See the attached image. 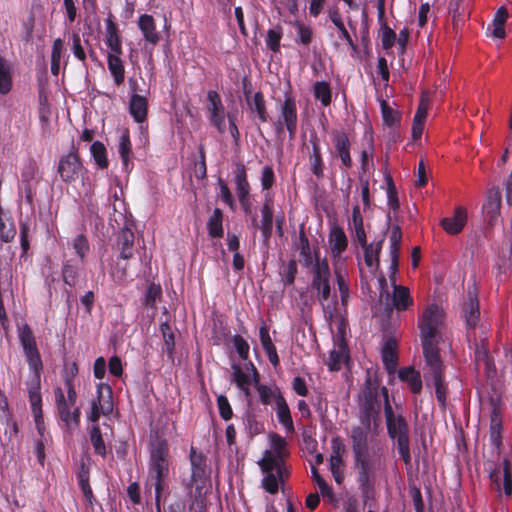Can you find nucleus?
<instances>
[{"instance_id": "obj_24", "label": "nucleus", "mask_w": 512, "mask_h": 512, "mask_svg": "<svg viewBox=\"0 0 512 512\" xmlns=\"http://www.w3.org/2000/svg\"><path fill=\"white\" fill-rule=\"evenodd\" d=\"M259 229L263 237L264 243H268L273 232V208L272 200L266 199L261 207V222Z\"/></svg>"}, {"instance_id": "obj_33", "label": "nucleus", "mask_w": 512, "mask_h": 512, "mask_svg": "<svg viewBox=\"0 0 512 512\" xmlns=\"http://www.w3.org/2000/svg\"><path fill=\"white\" fill-rule=\"evenodd\" d=\"M233 175L237 196L239 197L250 194V184L247 177L246 167L243 163H236Z\"/></svg>"}, {"instance_id": "obj_14", "label": "nucleus", "mask_w": 512, "mask_h": 512, "mask_svg": "<svg viewBox=\"0 0 512 512\" xmlns=\"http://www.w3.org/2000/svg\"><path fill=\"white\" fill-rule=\"evenodd\" d=\"M55 404L59 419L64 423L68 430H74L79 427L81 411L79 407L67 406L65 404V394L61 387L54 388Z\"/></svg>"}, {"instance_id": "obj_48", "label": "nucleus", "mask_w": 512, "mask_h": 512, "mask_svg": "<svg viewBox=\"0 0 512 512\" xmlns=\"http://www.w3.org/2000/svg\"><path fill=\"white\" fill-rule=\"evenodd\" d=\"M12 78L10 67L6 60L0 56V93L5 95L11 91Z\"/></svg>"}, {"instance_id": "obj_34", "label": "nucleus", "mask_w": 512, "mask_h": 512, "mask_svg": "<svg viewBox=\"0 0 512 512\" xmlns=\"http://www.w3.org/2000/svg\"><path fill=\"white\" fill-rule=\"evenodd\" d=\"M246 103L251 113L256 114L260 123H266L268 121L269 114L266 107V101L261 91L254 93L253 98Z\"/></svg>"}, {"instance_id": "obj_43", "label": "nucleus", "mask_w": 512, "mask_h": 512, "mask_svg": "<svg viewBox=\"0 0 512 512\" xmlns=\"http://www.w3.org/2000/svg\"><path fill=\"white\" fill-rule=\"evenodd\" d=\"M131 152H132V145H131V141H130L129 130L125 129L122 131L121 136L119 138V143H118V153L120 155V158L123 162L125 169L128 168Z\"/></svg>"}, {"instance_id": "obj_31", "label": "nucleus", "mask_w": 512, "mask_h": 512, "mask_svg": "<svg viewBox=\"0 0 512 512\" xmlns=\"http://www.w3.org/2000/svg\"><path fill=\"white\" fill-rule=\"evenodd\" d=\"M259 337L263 350L265 351L270 363L274 367H277L280 363L279 356L270 337L269 328L266 325L260 327Z\"/></svg>"}, {"instance_id": "obj_32", "label": "nucleus", "mask_w": 512, "mask_h": 512, "mask_svg": "<svg viewBox=\"0 0 512 512\" xmlns=\"http://www.w3.org/2000/svg\"><path fill=\"white\" fill-rule=\"evenodd\" d=\"M122 54H108L107 55V66L110 74L113 77L114 83L120 86L125 80V67L123 60L121 59Z\"/></svg>"}, {"instance_id": "obj_20", "label": "nucleus", "mask_w": 512, "mask_h": 512, "mask_svg": "<svg viewBox=\"0 0 512 512\" xmlns=\"http://www.w3.org/2000/svg\"><path fill=\"white\" fill-rule=\"evenodd\" d=\"M105 26V44L110 49L108 54H122L121 35L112 13L105 20Z\"/></svg>"}, {"instance_id": "obj_6", "label": "nucleus", "mask_w": 512, "mask_h": 512, "mask_svg": "<svg viewBox=\"0 0 512 512\" xmlns=\"http://www.w3.org/2000/svg\"><path fill=\"white\" fill-rule=\"evenodd\" d=\"M426 371L424 378L427 385H433L435 388V396L442 409L447 406V397L449 393L448 384L445 381V366L440 355H430L424 357Z\"/></svg>"}, {"instance_id": "obj_15", "label": "nucleus", "mask_w": 512, "mask_h": 512, "mask_svg": "<svg viewBox=\"0 0 512 512\" xmlns=\"http://www.w3.org/2000/svg\"><path fill=\"white\" fill-rule=\"evenodd\" d=\"M189 458L191 463V482L196 490L200 491L207 480L206 456L191 446Z\"/></svg>"}, {"instance_id": "obj_23", "label": "nucleus", "mask_w": 512, "mask_h": 512, "mask_svg": "<svg viewBox=\"0 0 512 512\" xmlns=\"http://www.w3.org/2000/svg\"><path fill=\"white\" fill-rule=\"evenodd\" d=\"M134 232L129 228H123L117 235V247L120 250V259L128 260L134 256Z\"/></svg>"}, {"instance_id": "obj_41", "label": "nucleus", "mask_w": 512, "mask_h": 512, "mask_svg": "<svg viewBox=\"0 0 512 512\" xmlns=\"http://www.w3.org/2000/svg\"><path fill=\"white\" fill-rule=\"evenodd\" d=\"M380 108L383 123L388 127H396L400 125L402 114L401 112L392 109L386 100L380 101Z\"/></svg>"}, {"instance_id": "obj_3", "label": "nucleus", "mask_w": 512, "mask_h": 512, "mask_svg": "<svg viewBox=\"0 0 512 512\" xmlns=\"http://www.w3.org/2000/svg\"><path fill=\"white\" fill-rule=\"evenodd\" d=\"M380 392L384 400V415L388 436L395 440L399 457L405 466L411 467L412 457L408 422L402 414H395L389 401L387 387L383 386Z\"/></svg>"}, {"instance_id": "obj_60", "label": "nucleus", "mask_w": 512, "mask_h": 512, "mask_svg": "<svg viewBox=\"0 0 512 512\" xmlns=\"http://www.w3.org/2000/svg\"><path fill=\"white\" fill-rule=\"evenodd\" d=\"M262 472L265 473V476L262 479V487L272 495L278 493L280 482L275 473L272 470Z\"/></svg>"}, {"instance_id": "obj_56", "label": "nucleus", "mask_w": 512, "mask_h": 512, "mask_svg": "<svg viewBox=\"0 0 512 512\" xmlns=\"http://www.w3.org/2000/svg\"><path fill=\"white\" fill-rule=\"evenodd\" d=\"M0 420L6 425L4 435L8 437L9 441H12L18 436L19 428L17 422L13 419L11 413L7 415H0Z\"/></svg>"}, {"instance_id": "obj_35", "label": "nucleus", "mask_w": 512, "mask_h": 512, "mask_svg": "<svg viewBox=\"0 0 512 512\" xmlns=\"http://www.w3.org/2000/svg\"><path fill=\"white\" fill-rule=\"evenodd\" d=\"M382 361L389 374L395 372L398 364V356L396 352V342L388 339L382 348Z\"/></svg>"}, {"instance_id": "obj_53", "label": "nucleus", "mask_w": 512, "mask_h": 512, "mask_svg": "<svg viewBox=\"0 0 512 512\" xmlns=\"http://www.w3.org/2000/svg\"><path fill=\"white\" fill-rule=\"evenodd\" d=\"M2 214L3 209L0 206V240L5 243H9L16 235V228L12 221L6 223L2 218Z\"/></svg>"}, {"instance_id": "obj_10", "label": "nucleus", "mask_w": 512, "mask_h": 512, "mask_svg": "<svg viewBox=\"0 0 512 512\" xmlns=\"http://www.w3.org/2000/svg\"><path fill=\"white\" fill-rule=\"evenodd\" d=\"M333 149L330 151V156L334 159H339L342 167L351 169L353 167V160L351 156L352 142L349 134L345 130L334 129L330 133Z\"/></svg>"}, {"instance_id": "obj_63", "label": "nucleus", "mask_w": 512, "mask_h": 512, "mask_svg": "<svg viewBox=\"0 0 512 512\" xmlns=\"http://www.w3.org/2000/svg\"><path fill=\"white\" fill-rule=\"evenodd\" d=\"M38 172V166L34 159L29 158L23 165L21 171L22 183H31Z\"/></svg>"}, {"instance_id": "obj_39", "label": "nucleus", "mask_w": 512, "mask_h": 512, "mask_svg": "<svg viewBox=\"0 0 512 512\" xmlns=\"http://www.w3.org/2000/svg\"><path fill=\"white\" fill-rule=\"evenodd\" d=\"M308 161L311 173L319 180L324 177V160L321 147L311 148L308 152Z\"/></svg>"}, {"instance_id": "obj_22", "label": "nucleus", "mask_w": 512, "mask_h": 512, "mask_svg": "<svg viewBox=\"0 0 512 512\" xmlns=\"http://www.w3.org/2000/svg\"><path fill=\"white\" fill-rule=\"evenodd\" d=\"M328 242L333 258H340L348 246V239L343 228L334 226L330 230Z\"/></svg>"}, {"instance_id": "obj_7", "label": "nucleus", "mask_w": 512, "mask_h": 512, "mask_svg": "<svg viewBox=\"0 0 512 512\" xmlns=\"http://www.w3.org/2000/svg\"><path fill=\"white\" fill-rule=\"evenodd\" d=\"M170 461H169V445L166 439H158L152 444L149 465H148V479L159 481L167 479L169 476Z\"/></svg>"}, {"instance_id": "obj_42", "label": "nucleus", "mask_w": 512, "mask_h": 512, "mask_svg": "<svg viewBox=\"0 0 512 512\" xmlns=\"http://www.w3.org/2000/svg\"><path fill=\"white\" fill-rule=\"evenodd\" d=\"M508 17H509V13L505 6L499 7L497 9V11L495 12L494 18H493L494 29L492 32V34L495 38L502 39L505 37L504 26L507 22Z\"/></svg>"}, {"instance_id": "obj_58", "label": "nucleus", "mask_w": 512, "mask_h": 512, "mask_svg": "<svg viewBox=\"0 0 512 512\" xmlns=\"http://www.w3.org/2000/svg\"><path fill=\"white\" fill-rule=\"evenodd\" d=\"M503 492L507 498L512 496V473L510 461L507 458L503 459Z\"/></svg>"}, {"instance_id": "obj_8", "label": "nucleus", "mask_w": 512, "mask_h": 512, "mask_svg": "<svg viewBox=\"0 0 512 512\" xmlns=\"http://www.w3.org/2000/svg\"><path fill=\"white\" fill-rule=\"evenodd\" d=\"M298 114L297 104L295 97L286 92L284 101L279 108V117L275 122V130L278 135L282 134L286 129L289 133V138L294 139L297 132Z\"/></svg>"}, {"instance_id": "obj_12", "label": "nucleus", "mask_w": 512, "mask_h": 512, "mask_svg": "<svg viewBox=\"0 0 512 512\" xmlns=\"http://www.w3.org/2000/svg\"><path fill=\"white\" fill-rule=\"evenodd\" d=\"M114 408L113 391L109 384L99 383L97 385V397L91 402V411L88 419L97 423L101 415H109Z\"/></svg>"}, {"instance_id": "obj_52", "label": "nucleus", "mask_w": 512, "mask_h": 512, "mask_svg": "<svg viewBox=\"0 0 512 512\" xmlns=\"http://www.w3.org/2000/svg\"><path fill=\"white\" fill-rule=\"evenodd\" d=\"M110 276L116 284L126 283L130 277L127 264L122 265L120 261H117L110 269Z\"/></svg>"}, {"instance_id": "obj_18", "label": "nucleus", "mask_w": 512, "mask_h": 512, "mask_svg": "<svg viewBox=\"0 0 512 512\" xmlns=\"http://www.w3.org/2000/svg\"><path fill=\"white\" fill-rule=\"evenodd\" d=\"M462 313L466 326L474 329L480 320L479 299L475 289L467 291V298L463 303Z\"/></svg>"}, {"instance_id": "obj_62", "label": "nucleus", "mask_w": 512, "mask_h": 512, "mask_svg": "<svg viewBox=\"0 0 512 512\" xmlns=\"http://www.w3.org/2000/svg\"><path fill=\"white\" fill-rule=\"evenodd\" d=\"M295 27L297 29V36L296 42L308 46L312 42L313 38V30L311 27L304 25L301 22H296Z\"/></svg>"}, {"instance_id": "obj_57", "label": "nucleus", "mask_w": 512, "mask_h": 512, "mask_svg": "<svg viewBox=\"0 0 512 512\" xmlns=\"http://www.w3.org/2000/svg\"><path fill=\"white\" fill-rule=\"evenodd\" d=\"M475 361L477 363H483L487 367L490 365L491 359L486 339H481L480 343H475Z\"/></svg>"}, {"instance_id": "obj_25", "label": "nucleus", "mask_w": 512, "mask_h": 512, "mask_svg": "<svg viewBox=\"0 0 512 512\" xmlns=\"http://www.w3.org/2000/svg\"><path fill=\"white\" fill-rule=\"evenodd\" d=\"M271 447L273 450H266L260 462H266L268 459H286L289 456L287 441L279 434L271 435Z\"/></svg>"}, {"instance_id": "obj_55", "label": "nucleus", "mask_w": 512, "mask_h": 512, "mask_svg": "<svg viewBox=\"0 0 512 512\" xmlns=\"http://www.w3.org/2000/svg\"><path fill=\"white\" fill-rule=\"evenodd\" d=\"M162 295V289L160 285H156L154 283H151L145 292L143 304L147 308H155L156 307V300L160 298Z\"/></svg>"}, {"instance_id": "obj_13", "label": "nucleus", "mask_w": 512, "mask_h": 512, "mask_svg": "<svg viewBox=\"0 0 512 512\" xmlns=\"http://www.w3.org/2000/svg\"><path fill=\"white\" fill-rule=\"evenodd\" d=\"M85 168L80 160L77 149L73 146L70 153L63 155L58 163L57 172L65 183H73L83 175Z\"/></svg>"}, {"instance_id": "obj_29", "label": "nucleus", "mask_w": 512, "mask_h": 512, "mask_svg": "<svg viewBox=\"0 0 512 512\" xmlns=\"http://www.w3.org/2000/svg\"><path fill=\"white\" fill-rule=\"evenodd\" d=\"M262 471H275V475L279 482L283 484L290 476V467L286 464L285 459H268L266 462H259Z\"/></svg>"}, {"instance_id": "obj_47", "label": "nucleus", "mask_w": 512, "mask_h": 512, "mask_svg": "<svg viewBox=\"0 0 512 512\" xmlns=\"http://www.w3.org/2000/svg\"><path fill=\"white\" fill-rule=\"evenodd\" d=\"M92 157L100 169H106L109 165L107 159V150L104 144L100 141H95L90 147Z\"/></svg>"}, {"instance_id": "obj_37", "label": "nucleus", "mask_w": 512, "mask_h": 512, "mask_svg": "<svg viewBox=\"0 0 512 512\" xmlns=\"http://www.w3.org/2000/svg\"><path fill=\"white\" fill-rule=\"evenodd\" d=\"M352 224H353V240L358 243L361 247L366 246L367 236L364 229L363 217L360 213L359 206H355L352 209Z\"/></svg>"}, {"instance_id": "obj_45", "label": "nucleus", "mask_w": 512, "mask_h": 512, "mask_svg": "<svg viewBox=\"0 0 512 512\" xmlns=\"http://www.w3.org/2000/svg\"><path fill=\"white\" fill-rule=\"evenodd\" d=\"M19 229H20V247H21V254H20V260L26 261L28 258V252L30 249V223L27 221H20L19 222Z\"/></svg>"}, {"instance_id": "obj_21", "label": "nucleus", "mask_w": 512, "mask_h": 512, "mask_svg": "<svg viewBox=\"0 0 512 512\" xmlns=\"http://www.w3.org/2000/svg\"><path fill=\"white\" fill-rule=\"evenodd\" d=\"M502 430L501 408L494 404L490 413L489 438L491 444L497 449L502 445Z\"/></svg>"}, {"instance_id": "obj_27", "label": "nucleus", "mask_w": 512, "mask_h": 512, "mask_svg": "<svg viewBox=\"0 0 512 512\" xmlns=\"http://www.w3.org/2000/svg\"><path fill=\"white\" fill-rule=\"evenodd\" d=\"M138 27L147 42L156 45L160 41V34L156 30L153 16L148 14L141 15L138 20Z\"/></svg>"}, {"instance_id": "obj_16", "label": "nucleus", "mask_w": 512, "mask_h": 512, "mask_svg": "<svg viewBox=\"0 0 512 512\" xmlns=\"http://www.w3.org/2000/svg\"><path fill=\"white\" fill-rule=\"evenodd\" d=\"M129 113L135 122L139 123L142 133H147L148 99L133 93L129 100Z\"/></svg>"}, {"instance_id": "obj_64", "label": "nucleus", "mask_w": 512, "mask_h": 512, "mask_svg": "<svg viewBox=\"0 0 512 512\" xmlns=\"http://www.w3.org/2000/svg\"><path fill=\"white\" fill-rule=\"evenodd\" d=\"M396 39V33L387 24H383L381 27V43L383 49H391L394 46Z\"/></svg>"}, {"instance_id": "obj_49", "label": "nucleus", "mask_w": 512, "mask_h": 512, "mask_svg": "<svg viewBox=\"0 0 512 512\" xmlns=\"http://www.w3.org/2000/svg\"><path fill=\"white\" fill-rule=\"evenodd\" d=\"M283 37V28L280 25L267 31L266 46L274 53L280 52V42Z\"/></svg>"}, {"instance_id": "obj_5", "label": "nucleus", "mask_w": 512, "mask_h": 512, "mask_svg": "<svg viewBox=\"0 0 512 512\" xmlns=\"http://www.w3.org/2000/svg\"><path fill=\"white\" fill-rule=\"evenodd\" d=\"M379 389L378 379L368 375L358 395L359 420L362 425L377 426L380 421Z\"/></svg>"}, {"instance_id": "obj_19", "label": "nucleus", "mask_w": 512, "mask_h": 512, "mask_svg": "<svg viewBox=\"0 0 512 512\" xmlns=\"http://www.w3.org/2000/svg\"><path fill=\"white\" fill-rule=\"evenodd\" d=\"M467 211L463 206H457L451 217H444L440 220V226L449 235H458L467 223Z\"/></svg>"}, {"instance_id": "obj_36", "label": "nucleus", "mask_w": 512, "mask_h": 512, "mask_svg": "<svg viewBox=\"0 0 512 512\" xmlns=\"http://www.w3.org/2000/svg\"><path fill=\"white\" fill-rule=\"evenodd\" d=\"M28 398L36 429L39 435L44 436L45 424L42 410V396L41 394H34L29 395Z\"/></svg>"}, {"instance_id": "obj_44", "label": "nucleus", "mask_w": 512, "mask_h": 512, "mask_svg": "<svg viewBox=\"0 0 512 512\" xmlns=\"http://www.w3.org/2000/svg\"><path fill=\"white\" fill-rule=\"evenodd\" d=\"M79 277V267L72 260H67L62 266V279L63 282L69 287H74Z\"/></svg>"}, {"instance_id": "obj_59", "label": "nucleus", "mask_w": 512, "mask_h": 512, "mask_svg": "<svg viewBox=\"0 0 512 512\" xmlns=\"http://www.w3.org/2000/svg\"><path fill=\"white\" fill-rule=\"evenodd\" d=\"M346 350V345L342 343L339 345L338 350H332L329 354L328 367L331 371H338L341 368V362L343 360Z\"/></svg>"}, {"instance_id": "obj_50", "label": "nucleus", "mask_w": 512, "mask_h": 512, "mask_svg": "<svg viewBox=\"0 0 512 512\" xmlns=\"http://www.w3.org/2000/svg\"><path fill=\"white\" fill-rule=\"evenodd\" d=\"M385 181L387 184V204L391 210L396 212L400 208V202L393 178L389 173L385 175Z\"/></svg>"}, {"instance_id": "obj_17", "label": "nucleus", "mask_w": 512, "mask_h": 512, "mask_svg": "<svg viewBox=\"0 0 512 512\" xmlns=\"http://www.w3.org/2000/svg\"><path fill=\"white\" fill-rule=\"evenodd\" d=\"M502 196L498 187H492L487 191L486 201L483 204V213L489 226H493L500 216Z\"/></svg>"}, {"instance_id": "obj_28", "label": "nucleus", "mask_w": 512, "mask_h": 512, "mask_svg": "<svg viewBox=\"0 0 512 512\" xmlns=\"http://www.w3.org/2000/svg\"><path fill=\"white\" fill-rule=\"evenodd\" d=\"M276 415L279 423L284 426L286 431L292 433L294 431V424L290 408L280 393L276 396Z\"/></svg>"}, {"instance_id": "obj_2", "label": "nucleus", "mask_w": 512, "mask_h": 512, "mask_svg": "<svg viewBox=\"0 0 512 512\" xmlns=\"http://www.w3.org/2000/svg\"><path fill=\"white\" fill-rule=\"evenodd\" d=\"M372 425L354 426L351 430L352 451L357 468V483L365 500L374 490L375 475L369 460L368 436Z\"/></svg>"}, {"instance_id": "obj_40", "label": "nucleus", "mask_w": 512, "mask_h": 512, "mask_svg": "<svg viewBox=\"0 0 512 512\" xmlns=\"http://www.w3.org/2000/svg\"><path fill=\"white\" fill-rule=\"evenodd\" d=\"M207 230L211 238H222L223 230V212L215 208L207 221Z\"/></svg>"}, {"instance_id": "obj_61", "label": "nucleus", "mask_w": 512, "mask_h": 512, "mask_svg": "<svg viewBox=\"0 0 512 512\" xmlns=\"http://www.w3.org/2000/svg\"><path fill=\"white\" fill-rule=\"evenodd\" d=\"M233 369V379L237 386L245 391L246 393L249 392V385H250V379L249 376L243 372L241 367L237 364L232 365Z\"/></svg>"}, {"instance_id": "obj_54", "label": "nucleus", "mask_w": 512, "mask_h": 512, "mask_svg": "<svg viewBox=\"0 0 512 512\" xmlns=\"http://www.w3.org/2000/svg\"><path fill=\"white\" fill-rule=\"evenodd\" d=\"M208 111L210 115L221 114L225 112L222 99L219 93L215 90H210L207 93Z\"/></svg>"}, {"instance_id": "obj_26", "label": "nucleus", "mask_w": 512, "mask_h": 512, "mask_svg": "<svg viewBox=\"0 0 512 512\" xmlns=\"http://www.w3.org/2000/svg\"><path fill=\"white\" fill-rule=\"evenodd\" d=\"M398 377L402 382L408 384L409 389L413 394H419L422 391L423 383L421 374L415 370L414 367H403L398 371Z\"/></svg>"}, {"instance_id": "obj_1", "label": "nucleus", "mask_w": 512, "mask_h": 512, "mask_svg": "<svg viewBox=\"0 0 512 512\" xmlns=\"http://www.w3.org/2000/svg\"><path fill=\"white\" fill-rule=\"evenodd\" d=\"M389 241V254L391 259V265L389 269L391 272L390 278L393 282V293L392 296L390 297L389 292H385L387 302L384 306L383 313L387 317H391L394 310H396L399 313L408 311L414 304V300L410 294L409 288L403 285H397L395 283V274L398 271L400 249L402 242V231L398 224L393 225L391 227Z\"/></svg>"}, {"instance_id": "obj_46", "label": "nucleus", "mask_w": 512, "mask_h": 512, "mask_svg": "<svg viewBox=\"0 0 512 512\" xmlns=\"http://www.w3.org/2000/svg\"><path fill=\"white\" fill-rule=\"evenodd\" d=\"M314 97L321 102L323 106H329L332 100L331 88L326 81H317L313 85Z\"/></svg>"}, {"instance_id": "obj_30", "label": "nucleus", "mask_w": 512, "mask_h": 512, "mask_svg": "<svg viewBox=\"0 0 512 512\" xmlns=\"http://www.w3.org/2000/svg\"><path fill=\"white\" fill-rule=\"evenodd\" d=\"M384 236L376 242H372L366 244V246H362L364 250V261L365 264L369 267L379 268L380 266V254L382 251Z\"/></svg>"}, {"instance_id": "obj_11", "label": "nucleus", "mask_w": 512, "mask_h": 512, "mask_svg": "<svg viewBox=\"0 0 512 512\" xmlns=\"http://www.w3.org/2000/svg\"><path fill=\"white\" fill-rule=\"evenodd\" d=\"M330 277L331 273L327 260L320 261L316 254L311 286L317 291V298L322 305L331 296Z\"/></svg>"}, {"instance_id": "obj_38", "label": "nucleus", "mask_w": 512, "mask_h": 512, "mask_svg": "<svg viewBox=\"0 0 512 512\" xmlns=\"http://www.w3.org/2000/svg\"><path fill=\"white\" fill-rule=\"evenodd\" d=\"M296 247L299 249L300 263L306 268L310 267L313 263V257L310 243L305 233L304 225L300 226L299 239Z\"/></svg>"}, {"instance_id": "obj_4", "label": "nucleus", "mask_w": 512, "mask_h": 512, "mask_svg": "<svg viewBox=\"0 0 512 512\" xmlns=\"http://www.w3.org/2000/svg\"><path fill=\"white\" fill-rule=\"evenodd\" d=\"M444 311L436 304L429 305L419 319L418 327L424 357L440 355L439 343Z\"/></svg>"}, {"instance_id": "obj_9", "label": "nucleus", "mask_w": 512, "mask_h": 512, "mask_svg": "<svg viewBox=\"0 0 512 512\" xmlns=\"http://www.w3.org/2000/svg\"><path fill=\"white\" fill-rule=\"evenodd\" d=\"M19 340L22 345L31 375L41 376L43 362L37 348L35 336L29 325L25 324L19 331Z\"/></svg>"}, {"instance_id": "obj_51", "label": "nucleus", "mask_w": 512, "mask_h": 512, "mask_svg": "<svg viewBox=\"0 0 512 512\" xmlns=\"http://www.w3.org/2000/svg\"><path fill=\"white\" fill-rule=\"evenodd\" d=\"M90 441L94 448V452L97 455H100L102 457L106 456V446L101 434L100 427L98 425H93L90 430Z\"/></svg>"}]
</instances>
